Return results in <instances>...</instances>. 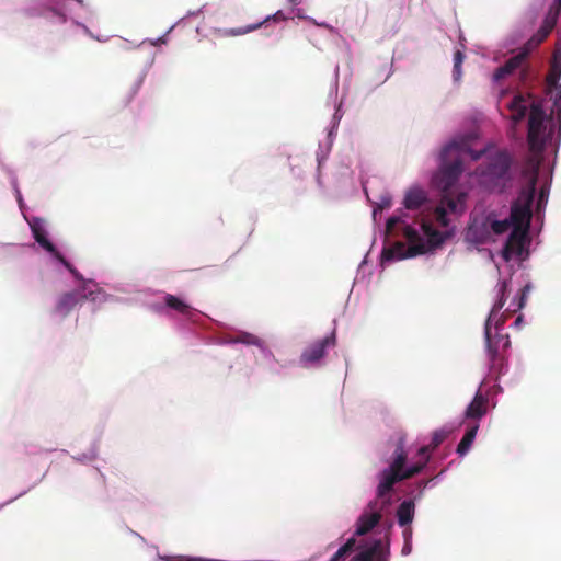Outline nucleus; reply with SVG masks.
Instances as JSON below:
<instances>
[{"instance_id":"1","label":"nucleus","mask_w":561,"mask_h":561,"mask_svg":"<svg viewBox=\"0 0 561 561\" xmlns=\"http://www.w3.org/2000/svg\"><path fill=\"white\" fill-rule=\"evenodd\" d=\"M466 142L451 141L440 152V167L433 178L434 185L440 191L439 203L433 219L442 229L423 219V254L434 251L454 236L450 227L451 216H461L467 209L468 192L457 185L463 171L462 152Z\"/></svg>"},{"instance_id":"2","label":"nucleus","mask_w":561,"mask_h":561,"mask_svg":"<svg viewBox=\"0 0 561 561\" xmlns=\"http://www.w3.org/2000/svg\"><path fill=\"white\" fill-rule=\"evenodd\" d=\"M410 219L411 217L407 213L388 218L386 244L380 255L381 266L421 254V236Z\"/></svg>"},{"instance_id":"3","label":"nucleus","mask_w":561,"mask_h":561,"mask_svg":"<svg viewBox=\"0 0 561 561\" xmlns=\"http://www.w3.org/2000/svg\"><path fill=\"white\" fill-rule=\"evenodd\" d=\"M508 110L512 112L511 118L515 124L522 122L529 112L528 146L533 152H541L545 149L546 142L553 135L554 122L552 118H547L542 106L529 93H517L514 95L508 104Z\"/></svg>"},{"instance_id":"4","label":"nucleus","mask_w":561,"mask_h":561,"mask_svg":"<svg viewBox=\"0 0 561 561\" xmlns=\"http://www.w3.org/2000/svg\"><path fill=\"white\" fill-rule=\"evenodd\" d=\"M506 290L507 282L501 280L499 283V299L494 302L484 323V341L490 363V371L495 376L503 373L506 365V352L511 346V340L507 333L493 332L492 330V320L505 305Z\"/></svg>"},{"instance_id":"5","label":"nucleus","mask_w":561,"mask_h":561,"mask_svg":"<svg viewBox=\"0 0 561 561\" xmlns=\"http://www.w3.org/2000/svg\"><path fill=\"white\" fill-rule=\"evenodd\" d=\"M512 160L505 151H495L476 169L479 183L489 191H502L511 180Z\"/></svg>"},{"instance_id":"6","label":"nucleus","mask_w":561,"mask_h":561,"mask_svg":"<svg viewBox=\"0 0 561 561\" xmlns=\"http://www.w3.org/2000/svg\"><path fill=\"white\" fill-rule=\"evenodd\" d=\"M405 461L407 454L404 453L403 447L399 445L394 450V459L391 466L383 470L381 481L377 488V497L382 505L389 503L390 492L392 491L394 483L403 479H408L421 470L420 463H415L412 469H404Z\"/></svg>"},{"instance_id":"7","label":"nucleus","mask_w":561,"mask_h":561,"mask_svg":"<svg viewBox=\"0 0 561 561\" xmlns=\"http://www.w3.org/2000/svg\"><path fill=\"white\" fill-rule=\"evenodd\" d=\"M335 344V332H332L329 336H325L306 347L300 356V362L304 365L317 364L324 357L327 348L334 347Z\"/></svg>"},{"instance_id":"8","label":"nucleus","mask_w":561,"mask_h":561,"mask_svg":"<svg viewBox=\"0 0 561 561\" xmlns=\"http://www.w3.org/2000/svg\"><path fill=\"white\" fill-rule=\"evenodd\" d=\"M526 234L527 231L525 229H520V227L513 228L502 251V255L505 261H510L513 256L522 255Z\"/></svg>"},{"instance_id":"9","label":"nucleus","mask_w":561,"mask_h":561,"mask_svg":"<svg viewBox=\"0 0 561 561\" xmlns=\"http://www.w3.org/2000/svg\"><path fill=\"white\" fill-rule=\"evenodd\" d=\"M527 56H528L527 50H523V51L518 53L517 55L511 57L503 66L499 67L494 71L493 79L495 81H500L503 78H505L506 76L516 71L517 69H520V78L523 80H525L526 76H527V71L523 66L527 59Z\"/></svg>"},{"instance_id":"10","label":"nucleus","mask_w":561,"mask_h":561,"mask_svg":"<svg viewBox=\"0 0 561 561\" xmlns=\"http://www.w3.org/2000/svg\"><path fill=\"white\" fill-rule=\"evenodd\" d=\"M377 502L368 505L370 512L365 511L357 519L356 529L353 537H360L368 534L380 520L381 514L376 511Z\"/></svg>"},{"instance_id":"11","label":"nucleus","mask_w":561,"mask_h":561,"mask_svg":"<svg viewBox=\"0 0 561 561\" xmlns=\"http://www.w3.org/2000/svg\"><path fill=\"white\" fill-rule=\"evenodd\" d=\"M389 547L381 539H376L366 549L356 553L350 561H388Z\"/></svg>"},{"instance_id":"12","label":"nucleus","mask_w":561,"mask_h":561,"mask_svg":"<svg viewBox=\"0 0 561 561\" xmlns=\"http://www.w3.org/2000/svg\"><path fill=\"white\" fill-rule=\"evenodd\" d=\"M492 234L489 228V220H473L467 230V240L476 244L486 243Z\"/></svg>"},{"instance_id":"13","label":"nucleus","mask_w":561,"mask_h":561,"mask_svg":"<svg viewBox=\"0 0 561 561\" xmlns=\"http://www.w3.org/2000/svg\"><path fill=\"white\" fill-rule=\"evenodd\" d=\"M538 180V170L534 169L528 178V182L525 187L519 192L518 197L514 204L531 208L533 201L535 197L536 185Z\"/></svg>"},{"instance_id":"14","label":"nucleus","mask_w":561,"mask_h":561,"mask_svg":"<svg viewBox=\"0 0 561 561\" xmlns=\"http://www.w3.org/2000/svg\"><path fill=\"white\" fill-rule=\"evenodd\" d=\"M31 230L34 239L43 249L49 252L53 256L56 254V252H58L53 242H50L47 238V232L43 220L34 219L31 222Z\"/></svg>"},{"instance_id":"15","label":"nucleus","mask_w":561,"mask_h":561,"mask_svg":"<svg viewBox=\"0 0 561 561\" xmlns=\"http://www.w3.org/2000/svg\"><path fill=\"white\" fill-rule=\"evenodd\" d=\"M527 288L528 287H524L523 289H520L519 300L513 309L507 308L503 313H501V314H499V312L496 313V317L492 320V327L494 329V332L502 333V331L504 329V324L507 321V319L510 318V316L512 313L516 312L517 310H520L525 306Z\"/></svg>"},{"instance_id":"16","label":"nucleus","mask_w":561,"mask_h":561,"mask_svg":"<svg viewBox=\"0 0 561 561\" xmlns=\"http://www.w3.org/2000/svg\"><path fill=\"white\" fill-rule=\"evenodd\" d=\"M286 19H287V16L283 13V11H277L276 13L266 16L262 22H259V23H255V24H252V25H248V26H244V27L226 30L225 31V35L226 36L244 35V34H248L250 32H253V31L260 28L263 24H265V23H267L270 21L280 22V21H285Z\"/></svg>"},{"instance_id":"17","label":"nucleus","mask_w":561,"mask_h":561,"mask_svg":"<svg viewBox=\"0 0 561 561\" xmlns=\"http://www.w3.org/2000/svg\"><path fill=\"white\" fill-rule=\"evenodd\" d=\"M530 218L531 208L513 203L510 216V221L512 222L513 228L520 227V229H525L527 231Z\"/></svg>"},{"instance_id":"18","label":"nucleus","mask_w":561,"mask_h":561,"mask_svg":"<svg viewBox=\"0 0 561 561\" xmlns=\"http://www.w3.org/2000/svg\"><path fill=\"white\" fill-rule=\"evenodd\" d=\"M80 294L76 290L62 294L56 304L55 311L61 316H67L79 302Z\"/></svg>"},{"instance_id":"19","label":"nucleus","mask_w":561,"mask_h":561,"mask_svg":"<svg viewBox=\"0 0 561 561\" xmlns=\"http://www.w3.org/2000/svg\"><path fill=\"white\" fill-rule=\"evenodd\" d=\"M488 409V399L478 392L466 410V417L481 419Z\"/></svg>"},{"instance_id":"20","label":"nucleus","mask_w":561,"mask_h":561,"mask_svg":"<svg viewBox=\"0 0 561 561\" xmlns=\"http://www.w3.org/2000/svg\"><path fill=\"white\" fill-rule=\"evenodd\" d=\"M449 434H450V430H447V428L436 430L432 434L431 442L426 446L423 445V467L425 466V462L427 460V459H425L426 454L428 451L434 450L436 447H438L448 437Z\"/></svg>"},{"instance_id":"21","label":"nucleus","mask_w":561,"mask_h":561,"mask_svg":"<svg viewBox=\"0 0 561 561\" xmlns=\"http://www.w3.org/2000/svg\"><path fill=\"white\" fill-rule=\"evenodd\" d=\"M164 304L168 308L175 310L183 316H188L192 312V307L190 305L171 294H167L164 296Z\"/></svg>"},{"instance_id":"22","label":"nucleus","mask_w":561,"mask_h":561,"mask_svg":"<svg viewBox=\"0 0 561 561\" xmlns=\"http://www.w3.org/2000/svg\"><path fill=\"white\" fill-rule=\"evenodd\" d=\"M477 432L478 425H474L466 431L463 437L461 438L456 449L459 456H465L470 450L471 445L476 438Z\"/></svg>"},{"instance_id":"23","label":"nucleus","mask_w":561,"mask_h":561,"mask_svg":"<svg viewBox=\"0 0 561 561\" xmlns=\"http://www.w3.org/2000/svg\"><path fill=\"white\" fill-rule=\"evenodd\" d=\"M556 24L549 22L548 20L543 19V22L540 26V28L537 31V33L528 41L529 46H538L541 44L548 35L552 32Z\"/></svg>"},{"instance_id":"24","label":"nucleus","mask_w":561,"mask_h":561,"mask_svg":"<svg viewBox=\"0 0 561 561\" xmlns=\"http://www.w3.org/2000/svg\"><path fill=\"white\" fill-rule=\"evenodd\" d=\"M356 543L357 541L355 537L348 538L329 561H344L355 550Z\"/></svg>"},{"instance_id":"25","label":"nucleus","mask_w":561,"mask_h":561,"mask_svg":"<svg viewBox=\"0 0 561 561\" xmlns=\"http://www.w3.org/2000/svg\"><path fill=\"white\" fill-rule=\"evenodd\" d=\"M413 504L403 502L399 505L397 511L398 522L401 526L409 524L412 520Z\"/></svg>"},{"instance_id":"26","label":"nucleus","mask_w":561,"mask_h":561,"mask_svg":"<svg viewBox=\"0 0 561 561\" xmlns=\"http://www.w3.org/2000/svg\"><path fill=\"white\" fill-rule=\"evenodd\" d=\"M404 206L409 210H415L421 207V188H413L405 195Z\"/></svg>"},{"instance_id":"27","label":"nucleus","mask_w":561,"mask_h":561,"mask_svg":"<svg viewBox=\"0 0 561 561\" xmlns=\"http://www.w3.org/2000/svg\"><path fill=\"white\" fill-rule=\"evenodd\" d=\"M233 343H241L245 345L263 346V341L256 335L248 332H241L232 339Z\"/></svg>"},{"instance_id":"28","label":"nucleus","mask_w":561,"mask_h":561,"mask_svg":"<svg viewBox=\"0 0 561 561\" xmlns=\"http://www.w3.org/2000/svg\"><path fill=\"white\" fill-rule=\"evenodd\" d=\"M511 226L513 225L508 219L489 221L491 234H502L506 232Z\"/></svg>"},{"instance_id":"29","label":"nucleus","mask_w":561,"mask_h":561,"mask_svg":"<svg viewBox=\"0 0 561 561\" xmlns=\"http://www.w3.org/2000/svg\"><path fill=\"white\" fill-rule=\"evenodd\" d=\"M465 60V55L457 50L454 54V69H453V77L455 81H459L461 78V66Z\"/></svg>"},{"instance_id":"30","label":"nucleus","mask_w":561,"mask_h":561,"mask_svg":"<svg viewBox=\"0 0 561 561\" xmlns=\"http://www.w3.org/2000/svg\"><path fill=\"white\" fill-rule=\"evenodd\" d=\"M561 12V0H554L550 5L545 19L549 22L557 24L559 14Z\"/></svg>"},{"instance_id":"31","label":"nucleus","mask_w":561,"mask_h":561,"mask_svg":"<svg viewBox=\"0 0 561 561\" xmlns=\"http://www.w3.org/2000/svg\"><path fill=\"white\" fill-rule=\"evenodd\" d=\"M561 12V0H554L550 5L545 19L549 22L557 24L559 14Z\"/></svg>"},{"instance_id":"32","label":"nucleus","mask_w":561,"mask_h":561,"mask_svg":"<svg viewBox=\"0 0 561 561\" xmlns=\"http://www.w3.org/2000/svg\"><path fill=\"white\" fill-rule=\"evenodd\" d=\"M375 204L376 206L374 207L373 210L374 218H376L377 213H381L383 209H387L391 206V197L388 194L381 195L379 201L376 202Z\"/></svg>"},{"instance_id":"33","label":"nucleus","mask_w":561,"mask_h":561,"mask_svg":"<svg viewBox=\"0 0 561 561\" xmlns=\"http://www.w3.org/2000/svg\"><path fill=\"white\" fill-rule=\"evenodd\" d=\"M55 259H57L72 275L76 279L82 280V275L76 270L65 257L60 252H56L54 255Z\"/></svg>"},{"instance_id":"34","label":"nucleus","mask_w":561,"mask_h":561,"mask_svg":"<svg viewBox=\"0 0 561 561\" xmlns=\"http://www.w3.org/2000/svg\"><path fill=\"white\" fill-rule=\"evenodd\" d=\"M55 259H57L72 275L76 279L82 280V275L76 270L65 257L60 252H56L54 255Z\"/></svg>"},{"instance_id":"35","label":"nucleus","mask_w":561,"mask_h":561,"mask_svg":"<svg viewBox=\"0 0 561 561\" xmlns=\"http://www.w3.org/2000/svg\"><path fill=\"white\" fill-rule=\"evenodd\" d=\"M560 76H561V66L558 64H553L550 69V72L547 77V81H548L549 85H551V87L557 85L560 80Z\"/></svg>"},{"instance_id":"36","label":"nucleus","mask_w":561,"mask_h":561,"mask_svg":"<svg viewBox=\"0 0 561 561\" xmlns=\"http://www.w3.org/2000/svg\"><path fill=\"white\" fill-rule=\"evenodd\" d=\"M547 199H548V193L546 192V190L543 187H541L540 192H539L538 202H537L538 208L541 207L542 204H546Z\"/></svg>"},{"instance_id":"37","label":"nucleus","mask_w":561,"mask_h":561,"mask_svg":"<svg viewBox=\"0 0 561 561\" xmlns=\"http://www.w3.org/2000/svg\"><path fill=\"white\" fill-rule=\"evenodd\" d=\"M140 84H141V80H138L133 84V87L130 88V92H128V98H127L126 102H129L133 99V96L138 92Z\"/></svg>"},{"instance_id":"38","label":"nucleus","mask_w":561,"mask_h":561,"mask_svg":"<svg viewBox=\"0 0 561 561\" xmlns=\"http://www.w3.org/2000/svg\"><path fill=\"white\" fill-rule=\"evenodd\" d=\"M470 154H471L472 160H479L484 154V151L483 150L470 151Z\"/></svg>"},{"instance_id":"39","label":"nucleus","mask_w":561,"mask_h":561,"mask_svg":"<svg viewBox=\"0 0 561 561\" xmlns=\"http://www.w3.org/2000/svg\"><path fill=\"white\" fill-rule=\"evenodd\" d=\"M523 322H524L523 316H522V314H519V316L515 319V321H514V327H516V328H520V327H522V324H523Z\"/></svg>"},{"instance_id":"40","label":"nucleus","mask_w":561,"mask_h":561,"mask_svg":"<svg viewBox=\"0 0 561 561\" xmlns=\"http://www.w3.org/2000/svg\"><path fill=\"white\" fill-rule=\"evenodd\" d=\"M422 201H423V204L425 203L426 198H425V195L423 194V197H422Z\"/></svg>"}]
</instances>
